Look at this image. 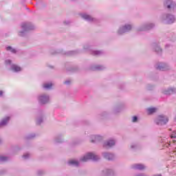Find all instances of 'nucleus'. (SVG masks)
<instances>
[{"label":"nucleus","mask_w":176,"mask_h":176,"mask_svg":"<svg viewBox=\"0 0 176 176\" xmlns=\"http://www.w3.org/2000/svg\"><path fill=\"white\" fill-rule=\"evenodd\" d=\"M22 31L19 32V36H25V34L28 31H32V30H35V26L30 22H24L21 24Z\"/></svg>","instance_id":"f257e3e1"},{"label":"nucleus","mask_w":176,"mask_h":176,"mask_svg":"<svg viewBox=\"0 0 176 176\" xmlns=\"http://www.w3.org/2000/svg\"><path fill=\"white\" fill-rule=\"evenodd\" d=\"M160 20L165 24H173L175 22V16L171 14H164L160 16Z\"/></svg>","instance_id":"f03ea898"},{"label":"nucleus","mask_w":176,"mask_h":176,"mask_svg":"<svg viewBox=\"0 0 176 176\" xmlns=\"http://www.w3.org/2000/svg\"><path fill=\"white\" fill-rule=\"evenodd\" d=\"M87 160H93L94 162H97V160H100V156L96 155L94 153H87L80 159V162H87Z\"/></svg>","instance_id":"7ed1b4c3"},{"label":"nucleus","mask_w":176,"mask_h":176,"mask_svg":"<svg viewBox=\"0 0 176 176\" xmlns=\"http://www.w3.org/2000/svg\"><path fill=\"white\" fill-rule=\"evenodd\" d=\"M168 122V117L164 115L158 116L155 120V123L157 124V126H164V124H167Z\"/></svg>","instance_id":"20e7f679"},{"label":"nucleus","mask_w":176,"mask_h":176,"mask_svg":"<svg viewBox=\"0 0 176 176\" xmlns=\"http://www.w3.org/2000/svg\"><path fill=\"white\" fill-rule=\"evenodd\" d=\"M164 6L166 8L169 12H175L176 10V4L172 0H164Z\"/></svg>","instance_id":"39448f33"},{"label":"nucleus","mask_w":176,"mask_h":176,"mask_svg":"<svg viewBox=\"0 0 176 176\" xmlns=\"http://www.w3.org/2000/svg\"><path fill=\"white\" fill-rule=\"evenodd\" d=\"M131 28H133L131 25L126 24L119 28L117 34L118 35H123V34H126V32H130Z\"/></svg>","instance_id":"423d86ee"},{"label":"nucleus","mask_w":176,"mask_h":176,"mask_svg":"<svg viewBox=\"0 0 176 176\" xmlns=\"http://www.w3.org/2000/svg\"><path fill=\"white\" fill-rule=\"evenodd\" d=\"M91 47H90L88 44H86L83 47L84 52H89L90 51L91 54L92 56H101L102 54H104V52L102 51H98V50H90Z\"/></svg>","instance_id":"0eeeda50"},{"label":"nucleus","mask_w":176,"mask_h":176,"mask_svg":"<svg viewBox=\"0 0 176 176\" xmlns=\"http://www.w3.org/2000/svg\"><path fill=\"white\" fill-rule=\"evenodd\" d=\"M155 27V24L152 23H147L143 24L142 26L138 28V32L142 31H149V30H152Z\"/></svg>","instance_id":"6e6552de"},{"label":"nucleus","mask_w":176,"mask_h":176,"mask_svg":"<svg viewBox=\"0 0 176 176\" xmlns=\"http://www.w3.org/2000/svg\"><path fill=\"white\" fill-rule=\"evenodd\" d=\"M52 54H58L61 53L62 54H67V56H75V54H78L80 53L79 50H74V51H69L67 52H63V50H56L54 52L51 51Z\"/></svg>","instance_id":"1a4fd4ad"},{"label":"nucleus","mask_w":176,"mask_h":176,"mask_svg":"<svg viewBox=\"0 0 176 176\" xmlns=\"http://www.w3.org/2000/svg\"><path fill=\"white\" fill-rule=\"evenodd\" d=\"M49 100H50L49 96L47 94H41L38 97V102L41 105H45L47 104V102H49Z\"/></svg>","instance_id":"9d476101"},{"label":"nucleus","mask_w":176,"mask_h":176,"mask_svg":"<svg viewBox=\"0 0 176 176\" xmlns=\"http://www.w3.org/2000/svg\"><path fill=\"white\" fill-rule=\"evenodd\" d=\"M80 16L82 19H83L84 20H86V21H88L89 23H98V19L96 18H93L91 16L86 13L80 14Z\"/></svg>","instance_id":"9b49d317"},{"label":"nucleus","mask_w":176,"mask_h":176,"mask_svg":"<svg viewBox=\"0 0 176 176\" xmlns=\"http://www.w3.org/2000/svg\"><path fill=\"white\" fill-rule=\"evenodd\" d=\"M155 68L160 71H168L170 69V65L166 63H160L155 65Z\"/></svg>","instance_id":"f8f14e48"},{"label":"nucleus","mask_w":176,"mask_h":176,"mask_svg":"<svg viewBox=\"0 0 176 176\" xmlns=\"http://www.w3.org/2000/svg\"><path fill=\"white\" fill-rule=\"evenodd\" d=\"M162 93L163 94H165L166 96H170V94H175L176 88L175 87L165 88L162 90Z\"/></svg>","instance_id":"ddd939ff"},{"label":"nucleus","mask_w":176,"mask_h":176,"mask_svg":"<svg viewBox=\"0 0 176 176\" xmlns=\"http://www.w3.org/2000/svg\"><path fill=\"white\" fill-rule=\"evenodd\" d=\"M151 47L153 50H154V52L157 53V54H159L160 56L162 54L163 50H162L160 45L157 43H153L151 45Z\"/></svg>","instance_id":"4468645a"},{"label":"nucleus","mask_w":176,"mask_h":176,"mask_svg":"<svg viewBox=\"0 0 176 176\" xmlns=\"http://www.w3.org/2000/svg\"><path fill=\"white\" fill-rule=\"evenodd\" d=\"M100 175L101 176H113L115 175V172L112 169L106 168L102 170Z\"/></svg>","instance_id":"2eb2a0df"},{"label":"nucleus","mask_w":176,"mask_h":176,"mask_svg":"<svg viewBox=\"0 0 176 176\" xmlns=\"http://www.w3.org/2000/svg\"><path fill=\"white\" fill-rule=\"evenodd\" d=\"M115 144H116L115 140H109L104 142L103 147L106 148H112V146H115Z\"/></svg>","instance_id":"dca6fc26"},{"label":"nucleus","mask_w":176,"mask_h":176,"mask_svg":"<svg viewBox=\"0 0 176 176\" xmlns=\"http://www.w3.org/2000/svg\"><path fill=\"white\" fill-rule=\"evenodd\" d=\"M131 167L133 170H139L140 171L146 168V166L142 164H133Z\"/></svg>","instance_id":"f3484780"},{"label":"nucleus","mask_w":176,"mask_h":176,"mask_svg":"<svg viewBox=\"0 0 176 176\" xmlns=\"http://www.w3.org/2000/svg\"><path fill=\"white\" fill-rule=\"evenodd\" d=\"M102 155L107 160H115V155L111 153L104 152L102 153Z\"/></svg>","instance_id":"a211bd4d"},{"label":"nucleus","mask_w":176,"mask_h":176,"mask_svg":"<svg viewBox=\"0 0 176 176\" xmlns=\"http://www.w3.org/2000/svg\"><path fill=\"white\" fill-rule=\"evenodd\" d=\"M9 120H10V117H6L3 118L2 120L0 122V128L6 126V124L9 123Z\"/></svg>","instance_id":"6ab92c4d"},{"label":"nucleus","mask_w":176,"mask_h":176,"mask_svg":"<svg viewBox=\"0 0 176 176\" xmlns=\"http://www.w3.org/2000/svg\"><path fill=\"white\" fill-rule=\"evenodd\" d=\"M91 142H98L100 141H102V136L100 135H93L91 136Z\"/></svg>","instance_id":"aec40b11"},{"label":"nucleus","mask_w":176,"mask_h":176,"mask_svg":"<svg viewBox=\"0 0 176 176\" xmlns=\"http://www.w3.org/2000/svg\"><path fill=\"white\" fill-rule=\"evenodd\" d=\"M124 108V106L123 104H120L118 106H116L113 110V113H119L120 112H122V109Z\"/></svg>","instance_id":"412c9836"},{"label":"nucleus","mask_w":176,"mask_h":176,"mask_svg":"<svg viewBox=\"0 0 176 176\" xmlns=\"http://www.w3.org/2000/svg\"><path fill=\"white\" fill-rule=\"evenodd\" d=\"M69 166H72L73 167H79V162L76 160H71L68 162Z\"/></svg>","instance_id":"4be33fe9"},{"label":"nucleus","mask_w":176,"mask_h":176,"mask_svg":"<svg viewBox=\"0 0 176 176\" xmlns=\"http://www.w3.org/2000/svg\"><path fill=\"white\" fill-rule=\"evenodd\" d=\"M11 69L12 71H14V72H20V71H21V67H19L16 65H12Z\"/></svg>","instance_id":"5701e85b"},{"label":"nucleus","mask_w":176,"mask_h":176,"mask_svg":"<svg viewBox=\"0 0 176 176\" xmlns=\"http://www.w3.org/2000/svg\"><path fill=\"white\" fill-rule=\"evenodd\" d=\"M92 71H102L105 69V67L102 65H96L95 67H91Z\"/></svg>","instance_id":"b1692460"},{"label":"nucleus","mask_w":176,"mask_h":176,"mask_svg":"<svg viewBox=\"0 0 176 176\" xmlns=\"http://www.w3.org/2000/svg\"><path fill=\"white\" fill-rule=\"evenodd\" d=\"M61 142H63V138H62L61 135H59L55 138L54 143L55 144H61Z\"/></svg>","instance_id":"393cba45"},{"label":"nucleus","mask_w":176,"mask_h":176,"mask_svg":"<svg viewBox=\"0 0 176 176\" xmlns=\"http://www.w3.org/2000/svg\"><path fill=\"white\" fill-rule=\"evenodd\" d=\"M9 160H10V157L5 156V155H0V162H9Z\"/></svg>","instance_id":"a878e982"},{"label":"nucleus","mask_w":176,"mask_h":176,"mask_svg":"<svg viewBox=\"0 0 176 176\" xmlns=\"http://www.w3.org/2000/svg\"><path fill=\"white\" fill-rule=\"evenodd\" d=\"M156 109H157L155 107L148 108L147 109L148 113L149 115H152V113H155V112H156Z\"/></svg>","instance_id":"bb28decb"},{"label":"nucleus","mask_w":176,"mask_h":176,"mask_svg":"<svg viewBox=\"0 0 176 176\" xmlns=\"http://www.w3.org/2000/svg\"><path fill=\"white\" fill-rule=\"evenodd\" d=\"M36 123V124H41V123H43V116H41L38 118H37Z\"/></svg>","instance_id":"cd10ccee"},{"label":"nucleus","mask_w":176,"mask_h":176,"mask_svg":"<svg viewBox=\"0 0 176 176\" xmlns=\"http://www.w3.org/2000/svg\"><path fill=\"white\" fill-rule=\"evenodd\" d=\"M52 86H53V84H52V82H50V83L44 84L43 87H44V89H46L47 90H50V89H52Z\"/></svg>","instance_id":"c85d7f7f"},{"label":"nucleus","mask_w":176,"mask_h":176,"mask_svg":"<svg viewBox=\"0 0 176 176\" xmlns=\"http://www.w3.org/2000/svg\"><path fill=\"white\" fill-rule=\"evenodd\" d=\"M6 50H8V52H11V53H16V50L13 49L11 46L7 47Z\"/></svg>","instance_id":"c756f323"},{"label":"nucleus","mask_w":176,"mask_h":176,"mask_svg":"<svg viewBox=\"0 0 176 176\" xmlns=\"http://www.w3.org/2000/svg\"><path fill=\"white\" fill-rule=\"evenodd\" d=\"M35 136H36L35 133H31L28 136H26V140H32V138H35Z\"/></svg>","instance_id":"7c9ffc66"},{"label":"nucleus","mask_w":176,"mask_h":176,"mask_svg":"<svg viewBox=\"0 0 176 176\" xmlns=\"http://www.w3.org/2000/svg\"><path fill=\"white\" fill-rule=\"evenodd\" d=\"M132 122L133 123H137L138 122V117L135 116L132 118Z\"/></svg>","instance_id":"2f4dec72"},{"label":"nucleus","mask_w":176,"mask_h":176,"mask_svg":"<svg viewBox=\"0 0 176 176\" xmlns=\"http://www.w3.org/2000/svg\"><path fill=\"white\" fill-rule=\"evenodd\" d=\"M43 174H45V172L42 170H39L37 171V175L38 176L43 175Z\"/></svg>","instance_id":"473e14b6"},{"label":"nucleus","mask_w":176,"mask_h":176,"mask_svg":"<svg viewBox=\"0 0 176 176\" xmlns=\"http://www.w3.org/2000/svg\"><path fill=\"white\" fill-rule=\"evenodd\" d=\"M170 138H176V131H175L172 132V133L170 135Z\"/></svg>","instance_id":"72a5a7b5"},{"label":"nucleus","mask_w":176,"mask_h":176,"mask_svg":"<svg viewBox=\"0 0 176 176\" xmlns=\"http://www.w3.org/2000/svg\"><path fill=\"white\" fill-rule=\"evenodd\" d=\"M131 149H132V151H135V149H137V144L131 145Z\"/></svg>","instance_id":"f704fd0d"},{"label":"nucleus","mask_w":176,"mask_h":176,"mask_svg":"<svg viewBox=\"0 0 176 176\" xmlns=\"http://www.w3.org/2000/svg\"><path fill=\"white\" fill-rule=\"evenodd\" d=\"M23 159L27 160L30 158V153H26L23 155Z\"/></svg>","instance_id":"c9c22d12"},{"label":"nucleus","mask_w":176,"mask_h":176,"mask_svg":"<svg viewBox=\"0 0 176 176\" xmlns=\"http://www.w3.org/2000/svg\"><path fill=\"white\" fill-rule=\"evenodd\" d=\"M153 85H147V89L148 90H153Z\"/></svg>","instance_id":"e433bc0d"},{"label":"nucleus","mask_w":176,"mask_h":176,"mask_svg":"<svg viewBox=\"0 0 176 176\" xmlns=\"http://www.w3.org/2000/svg\"><path fill=\"white\" fill-rule=\"evenodd\" d=\"M6 64H7V65L12 64V60H6Z\"/></svg>","instance_id":"4c0bfd02"},{"label":"nucleus","mask_w":176,"mask_h":176,"mask_svg":"<svg viewBox=\"0 0 176 176\" xmlns=\"http://www.w3.org/2000/svg\"><path fill=\"white\" fill-rule=\"evenodd\" d=\"M70 23H71V21H64V24H65L66 25H69Z\"/></svg>","instance_id":"58836bf2"},{"label":"nucleus","mask_w":176,"mask_h":176,"mask_svg":"<svg viewBox=\"0 0 176 176\" xmlns=\"http://www.w3.org/2000/svg\"><path fill=\"white\" fill-rule=\"evenodd\" d=\"M71 83V81L69 80H67L65 82V85H69Z\"/></svg>","instance_id":"ea45409f"},{"label":"nucleus","mask_w":176,"mask_h":176,"mask_svg":"<svg viewBox=\"0 0 176 176\" xmlns=\"http://www.w3.org/2000/svg\"><path fill=\"white\" fill-rule=\"evenodd\" d=\"M171 47V45H168V44H166V45H165V49H168V47Z\"/></svg>","instance_id":"a19ab883"},{"label":"nucleus","mask_w":176,"mask_h":176,"mask_svg":"<svg viewBox=\"0 0 176 176\" xmlns=\"http://www.w3.org/2000/svg\"><path fill=\"white\" fill-rule=\"evenodd\" d=\"M105 115H107V112H103L101 114V116H105Z\"/></svg>","instance_id":"79ce46f5"},{"label":"nucleus","mask_w":176,"mask_h":176,"mask_svg":"<svg viewBox=\"0 0 176 176\" xmlns=\"http://www.w3.org/2000/svg\"><path fill=\"white\" fill-rule=\"evenodd\" d=\"M3 94V91H0V97H2Z\"/></svg>","instance_id":"37998d69"},{"label":"nucleus","mask_w":176,"mask_h":176,"mask_svg":"<svg viewBox=\"0 0 176 176\" xmlns=\"http://www.w3.org/2000/svg\"><path fill=\"white\" fill-rule=\"evenodd\" d=\"M2 142V139L0 138V144Z\"/></svg>","instance_id":"c03bdc74"},{"label":"nucleus","mask_w":176,"mask_h":176,"mask_svg":"<svg viewBox=\"0 0 176 176\" xmlns=\"http://www.w3.org/2000/svg\"><path fill=\"white\" fill-rule=\"evenodd\" d=\"M170 144H168V143L166 144V146H168Z\"/></svg>","instance_id":"a18cd8bd"}]
</instances>
